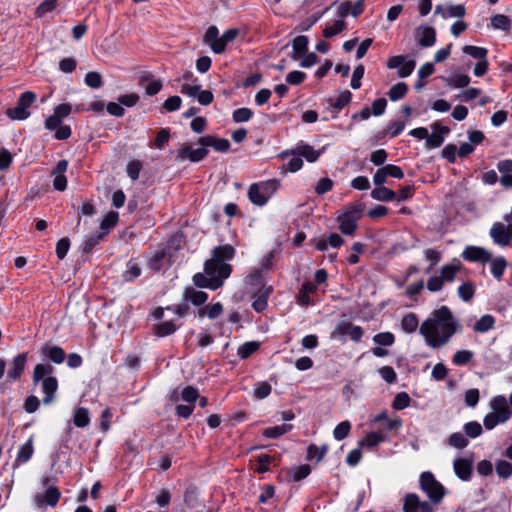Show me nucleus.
<instances>
[{"label": "nucleus", "mask_w": 512, "mask_h": 512, "mask_svg": "<svg viewBox=\"0 0 512 512\" xmlns=\"http://www.w3.org/2000/svg\"><path fill=\"white\" fill-rule=\"evenodd\" d=\"M350 429H351V424L349 421H343V422L339 423L333 431L334 438L336 440H343L344 438H346L348 436Z\"/></svg>", "instance_id": "603ef678"}, {"label": "nucleus", "mask_w": 512, "mask_h": 512, "mask_svg": "<svg viewBox=\"0 0 512 512\" xmlns=\"http://www.w3.org/2000/svg\"><path fill=\"white\" fill-rule=\"evenodd\" d=\"M308 38L306 36H297L293 42V53L291 55L292 59L298 60L302 54H304L307 50Z\"/></svg>", "instance_id": "a878e982"}, {"label": "nucleus", "mask_w": 512, "mask_h": 512, "mask_svg": "<svg viewBox=\"0 0 512 512\" xmlns=\"http://www.w3.org/2000/svg\"><path fill=\"white\" fill-rule=\"evenodd\" d=\"M455 474L463 481H467L472 472V462L468 459L457 458L454 460Z\"/></svg>", "instance_id": "f3484780"}, {"label": "nucleus", "mask_w": 512, "mask_h": 512, "mask_svg": "<svg viewBox=\"0 0 512 512\" xmlns=\"http://www.w3.org/2000/svg\"><path fill=\"white\" fill-rule=\"evenodd\" d=\"M271 292L272 287L262 288L260 293H256L254 289L249 290V294L256 298L252 303V307L256 312H262L267 307V299Z\"/></svg>", "instance_id": "2eb2a0df"}, {"label": "nucleus", "mask_w": 512, "mask_h": 512, "mask_svg": "<svg viewBox=\"0 0 512 512\" xmlns=\"http://www.w3.org/2000/svg\"><path fill=\"white\" fill-rule=\"evenodd\" d=\"M448 443L452 447L463 449L467 447L469 442L462 433L457 432L450 435V437L448 438Z\"/></svg>", "instance_id": "de8ad7c7"}, {"label": "nucleus", "mask_w": 512, "mask_h": 512, "mask_svg": "<svg viewBox=\"0 0 512 512\" xmlns=\"http://www.w3.org/2000/svg\"><path fill=\"white\" fill-rule=\"evenodd\" d=\"M407 91L408 86L406 83L398 82L390 88L388 96L391 101H398L406 95Z\"/></svg>", "instance_id": "c85d7f7f"}, {"label": "nucleus", "mask_w": 512, "mask_h": 512, "mask_svg": "<svg viewBox=\"0 0 512 512\" xmlns=\"http://www.w3.org/2000/svg\"><path fill=\"white\" fill-rule=\"evenodd\" d=\"M85 83L91 88H100L103 84L102 76L95 71L88 72L85 76Z\"/></svg>", "instance_id": "bf43d9fd"}, {"label": "nucleus", "mask_w": 512, "mask_h": 512, "mask_svg": "<svg viewBox=\"0 0 512 512\" xmlns=\"http://www.w3.org/2000/svg\"><path fill=\"white\" fill-rule=\"evenodd\" d=\"M177 327L172 321H165L154 327V332L159 337L170 335L176 331Z\"/></svg>", "instance_id": "e433bc0d"}, {"label": "nucleus", "mask_w": 512, "mask_h": 512, "mask_svg": "<svg viewBox=\"0 0 512 512\" xmlns=\"http://www.w3.org/2000/svg\"><path fill=\"white\" fill-rule=\"evenodd\" d=\"M491 25L494 29L508 31L511 26V21L506 15L497 14L491 18Z\"/></svg>", "instance_id": "c9c22d12"}, {"label": "nucleus", "mask_w": 512, "mask_h": 512, "mask_svg": "<svg viewBox=\"0 0 512 512\" xmlns=\"http://www.w3.org/2000/svg\"><path fill=\"white\" fill-rule=\"evenodd\" d=\"M259 348V343L256 341L247 342L239 347L238 355L241 359L248 358L252 353H254Z\"/></svg>", "instance_id": "864d4df0"}, {"label": "nucleus", "mask_w": 512, "mask_h": 512, "mask_svg": "<svg viewBox=\"0 0 512 512\" xmlns=\"http://www.w3.org/2000/svg\"><path fill=\"white\" fill-rule=\"evenodd\" d=\"M490 236L493 241L501 246L509 245V237L507 236L506 226L502 223H495L491 230Z\"/></svg>", "instance_id": "aec40b11"}, {"label": "nucleus", "mask_w": 512, "mask_h": 512, "mask_svg": "<svg viewBox=\"0 0 512 512\" xmlns=\"http://www.w3.org/2000/svg\"><path fill=\"white\" fill-rule=\"evenodd\" d=\"M140 82L141 84L147 82V85L145 86V92L149 96L157 94L162 88L161 81L155 80L150 73H144L141 75Z\"/></svg>", "instance_id": "412c9836"}, {"label": "nucleus", "mask_w": 512, "mask_h": 512, "mask_svg": "<svg viewBox=\"0 0 512 512\" xmlns=\"http://www.w3.org/2000/svg\"><path fill=\"white\" fill-rule=\"evenodd\" d=\"M465 260L486 263L491 260V253L484 248L477 246H468L462 253Z\"/></svg>", "instance_id": "9d476101"}, {"label": "nucleus", "mask_w": 512, "mask_h": 512, "mask_svg": "<svg viewBox=\"0 0 512 512\" xmlns=\"http://www.w3.org/2000/svg\"><path fill=\"white\" fill-rule=\"evenodd\" d=\"M474 285L470 282H466V283H463L459 288H458V294H459V297L461 299H463L464 301H469L472 299L473 295H474Z\"/></svg>", "instance_id": "e2e57ef3"}, {"label": "nucleus", "mask_w": 512, "mask_h": 512, "mask_svg": "<svg viewBox=\"0 0 512 512\" xmlns=\"http://www.w3.org/2000/svg\"><path fill=\"white\" fill-rule=\"evenodd\" d=\"M496 473L499 477L507 479L512 475V464L506 460L496 463Z\"/></svg>", "instance_id": "09e8293b"}, {"label": "nucleus", "mask_w": 512, "mask_h": 512, "mask_svg": "<svg viewBox=\"0 0 512 512\" xmlns=\"http://www.w3.org/2000/svg\"><path fill=\"white\" fill-rule=\"evenodd\" d=\"M57 0H44L35 10V17L42 18L56 8Z\"/></svg>", "instance_id": "a19ab883"}, {"label": "nucleus", "mask_w": 512, "mask_h": 512, "mask_svg": "<svg viewBox=\"0 0 512 512\" xmlns=\"http://www.w3.org/2000/svg\"><path fill=\"white\" fill-rule=\"evenodd\" d=\"M199 398L197 389L192 386L185 387L181 392V399L188 404L194 405L195 401Z\"/></svg>", "instance_id": "13d9d810"}, {"label": "nucleus", "mask_w": 512, "mask_h": 512, "mask_svg": "<svg viewBox=\"0 0 512 512\" xmlns=\"http://www.w3.org/2000/svg\"><path fill=\"white\" fill-rule=\"evenodd\" d=\"M507 420L506 419H502L501 416L497 415L496 413L494 412H490L488 413L485 417H484V426L486 429L488 430H491L493 429L496 425L498 424H502V423H505Z\"/></svg>", "instance_id": "6e6d98bb"}, {"label": "nucleus", "mask_w": 512, "mask_h": 512, "mask_svg": "<svg viewBox=\"0 0 512 512\" xmlns=\"http://www.w3.org/2000/svg\"><path fill=\"white\" fill-rule=\"evenodd\" d=\"M373 341L381 346H391L394 343V335L390 332H381L373 337Z\"/></svg>", "instance_id": "69168bd1"}, {"label": "nucleus", "mask_w": 512, "mask_h": 512, "mask_svg": "<svg viewBox=\"0 0 512 512\" xmlns=\"http://www.w3.org/2000/svg\"><path fill=\"white\" fill-rule=\"evenodd\" d=\"M337 221L339 222V229L345 235H353L357 228V221L346 217L343 214L338 215Z\"/></svg>", "instance_id": "b1692460"}, {"label": "nucleus", "mask_w": 512, "mask_h": 512, "mask_svg": "<svg viewBox=\"0 0 512 512\" xmlns=\"http://www.w3.org/2000/svg\"><path fill=\"white\" fill-rule=\"evenodd\" d=\"M490 407L492 409V412L496 413L497 415L501 416V418L509 420L511 417V411L508 406L507 399L505 396L498 395L494 397L490 401Z\"/></svg>", "instance_id": "f8f14e48"}, {"label": "nucleus", "mask_w": 512, "mask_h": 512, "mask_svg": "<svg viewBox=\"0 0 512 512\" xmlns=\"http://www.w3.org/2000/svg\"><path fill=\"white\" fill-rule=\"evenodd\" d=\"M291 429H292V425L291 424H282L280 426H274V427L266 428L263 431V435L265 437H267V438L275 439V438H278L281 435L287 433Z\"/></svg>", "instance_id": "2f4dec72"}, {"label": "nucleus", "mask_w": 512, "mask_h": 512, "mask_svg": "<svg viewBox=\"0 0 512 512\" xmlns=\"http://www.w3.org/2000/svg\"><path fill=\"white\" fill-rule=\"evenodd\" d=\"M184 503L189 508H195L198 504L197 491L194 486H190L187 488L184 494Z\"/></svg>", "instance_id": "680f3d73"}, {"label": "nucleus", "mask_w": 512, "mask_h": 512, "mask_svg": "<svg viewBox=\"0 0 512 512\" xmlns=\"http://www.w3.org/2000/svg\"><path fill=\"white\" fill-rule=\"evenodd\" d=\"M58 388V382L55 377H47L42 380V390L45 394L43 403L48 405L54 400L55 392Z\"/></svg>", "instance_id": "a211bd4d"}, {"label": "nucleus", "mask_w": 512, "mask_h": 512, "mask_svg": "<svg viewBox=\"0 0 512 512\" xmlns=\"http://www.w3.org/2000/svg\"><path fill=\"white\" fill-rule=\"evenodd\" d=\"M26 358V353L19 354L14 358L13 368L8 372L10 378L16 380L21 376L25 368Z\"/></svg>", "instance_id": "5701e85b"}, {"label": "nucleus", "mask_w": 512, "mask_h": 512, "mask_svg": "<svg viewBox=\"0 0 512 512\" xmlns=\"http://www.w3.org/2000/svg\"><path fill=\"white\" fill-rule=\"evenodd\" d=\"M119 215L117 212L111 211L109 212L101 222L100 228L105 232V235L108 233L109 229L114 227L118 222Z\"/></svg>", "instance_id": "c03bdc74"}, {"label": "nucleus", "mask_w": 512, "mask_h": 512, "mask_svg": "<svg viewBox=\"0 0 512 512\" xmlns=\"http://www.w3.org/2000/svg\"><path fill=\"white\" fill-rule=\"evenodd\" d=\"M239 35V29L232 28L228 29L223 33L219 40L215 45H213V52L216 54H221L225 51V47L227 44L233 42L236 37Z\"/></svg>", "instance_id": "4468645a"}, {"label": "nucleus", "mask_w": 512, "mask_h": 512, "mask_svg": "<svg viewBox=\"0 0 512 512\" xmlns=\"http://www.w3.org/2000/svg\"><path fill=\"white\" fill-rule=\"evenodd\" d=\"M410 397L406 392L398 393L393 401V408L396 410H402L409 406Z\"/></svg>", "instance_id": "0e129e2a"}, {"label": "nucleus", "mask_w": 512, "mask_h": 512, "mask_svg": "<svg viewBox=\"0 0 512 512\" xmlns=\"http://www.w3.org/2000/svg\"><path fill=\"white\" fill-rule=\"evenodd\" d=\"M61 497V493L56 486H49L44 494H37L34 497L35 505L42 508L44 505L55 507Z\"/></svg>", "instance_id": "0eeeda50"}, {"label": "nucleus", "mask_w": 512, "mask_h": 512, "mask_svg": "<svg viewBox=\"0 0 512 512\" xmlns=\"http://www.w3.org/2000/svg\"><path fill=\"white\" fill-rule=\"evenodd\" d=\"M385 436L379 432H371L360 442V445H366L368 447H374L380 442L384 441Z\"/></svg>", "instance_id": "3c124183"}, {"label": "nucleus", "mask_w": 512, "mask_h": 512, "mask_svg": "<svg viewBox=\"0 0 512 512\" xmlns=\"http://www.w3.org/2000/svg\"><path fill=\"white\" fill-rule=\"evenodd\" d=\"M234 254L235 249L231 245L215 247L212 252V258L205 262V274H195L193 277L194 284L197 287H207L213 290L221 287L223 280L229 277L231 273V266L224 263V261L231 260Z\"/></svg>", "instance_id": "f257e3e1"}, {"label": "nucleus", "mask_w": 512, "mask_h": 512, "mask_svg": "<svg viewBox=\"0 0 512 512\" xmlns=\"http://www.w3.org/2000/svg\"><path fill=\"white\" fill-rule=\"evenodd\" d=\"M277 189L278 181L269 180L252 184L247 194L254 205L264 206Z\"/></svg>", "instance_id": "7ed1b4c3"}, {"label": "nucleus", "mask_w": 512, "mask_h": 512, "mask_svg": "<svg viewBox=\"0 0 512 512\" xmlns=\"http://www.w3.org/2000/svg\"><path fill=\"white\" fill-rule=\"evenodd\" d=\"M374 422H377V423L384 422L385 425H386V428L388 430L397 429V428H399L402 425L401 420L398 419V418H396V419H389L387 417L386 411H383V412L379 413L378 415H376L375 418H374Z\"/></svg>", "instance_id": "72a5a7b5"}, {"label": "nucleus", "mask_w": 512, "mask_h": 512, "mask_svg": "<svg viewBox=\"0 0 512 512\" xmlns=\"http://www.w3.org/2000/svg\"><path fill=\"white\" fill-rule=\"evenodd\" d=\"M346 28V23L343 20H337L334 25L328 26L324 29L323 35L326 38L333 37L340 32H342Z\"/></svg>", "instance_id": "4d7b16f0"}, {"label": "nucleus", "mask_w": 512, "mask_h": 512, "mask_svg": "<svg viewBox=\"0 0 512 512\" xmlns=\"http://www.w3.org/2000/svg\"><path fill=\"white\" fill-rule=\"evenodd\" d=\"M363 210L364 205L362 203L355 202L347 205L345 211L342 214L358 222L362 216Z\"/></svg>", "instance_id": "7c9ffc66"}, {"label": "nucleus", "mask_w": 512, "mask_h": 512, "mask_svg": "<svg viewBox=\"0 0 512 512\" xmlns=\"http://www.w3.org/2000/svg\"><path fill=\"white\" fill-rule=\"evenodd\" d=\"M140 274V266L134 261H129L127 264V270L123 273V278L125 279V281H133L134 279L139 277Z\"/></svg>", "instance_id": "37998d69"}, {"label": "nucleus", "mask_w": 512, "mask_h": 512, "mask_svg": "<svg viewBox=\"0 0 512 512\" xmlns=\"http://www.w3.org/2000/svg\"><path fill=\"white\" fill-rule=\"evenodd\" d=\"M507 266V262L503 257L495 258L491 261V272L496 278H500Z\"/></svg>", "instance_id": "a18cd8bd"}, {"label": "nucleus", "mask_w": 512, "mask_h": 512, "mask_svg": "<svg viewBox=\"0 0 512 512\" xmlns=\"http://www.w3.org/2000/svg\"><path fill=\"white\" fill-rule=\"evenodd\" d=\"M90 422L89 412L86 408L80 407L74 412V424L77 427L84 428Z\"/></svg>", "instance_id": "f704fd0d"}, {"label": "nucleus", "mask_w": 512, "mask_h": 512, "mask_svg": "<svg viewBox=\"0 0 512 512\" xmlns=\"http://www.w3.org/2000/svg\"><path fill=\"white\" fill-rule=\"evenodd\" d=\"M198 143L204 147H213L216 151L226 152L230 148V142L225 138H217L211 135L199 138Z\"/></svg>", "instance_id": "9b49d317"}, {"label": "nucleus", "mask_w": 512, "mask_h": 512, "mask_svg": "<svg viewBox=\"0 0 512 512\" xmlns=\"http://www.w3.org/2000/svg\"><path fill=\"white\" fill-rule=\"evenodd\" d=\"M401 325L405 332L412 333L418 327V319L415 314H407L402 318Z\"/></svg>", "instance_id": "ea45409f"}, {"label": "nucleus", "mask_w": 512, "mask_h": 512, "mask_svg": "<svg viewBox=\"0 0 512 512\" xmlns=\"http://www.w3.org/2000/svg\"><path fill=\"white\" fill-rule=\"evenodd\" d=\"M222 310V305L220 303H215L212 306H206L199 309L198 314L200 317L207 315L210 319H215L221 314Z\"/></svg>", "instance_id": "58836bf2"}, {"label": "nucleus", "mask_w": 512, "mask_h": 512, "mask_svg": "<svg viewBox=\"0 0 512 512\" xmlns=\"http://www.w3.org/2000/svg\"><path fill=\"white\" fill-rule=\"evenodd\" d=\"M294 153L297 154L300 158L304 157L308 162H315L321 152L314 150V148L308 144H302L296 147Z\"/></svg>", "instance_id": "4be33fe9"}, {"label": "nucleus", "mask_w": 512, "mask_h": 512, "mask_svg": "<svg viewBox=\"0 0 512 512\" xmlns=\"http://www.w3.org/2000/svg\"><path fill=\"white\" fill-rule=\"evenodd\" d=\"M473 357V353L469 350H459L453 356V363L456 365H465Z\"/></svg>", "instance_id": "338daca9"}, {"label": "nucleus", "mask_w": 512, "mask_h": 512, "mask_svg": "<svg viewBox=\"0 0 512 512\" xmlns=\"http://www.w3.org/2000/svg\"><path fill=\"white\" fill-rule=\"evenodd\" d=\"M404 512H433L432 507L428 502L420 501L416 494L410 493L405 496Z\"/></svg>", "instance_id": "6e6552de"}, {"label": "nucleus", "mask_w": 512, "mask_h": 512, "mask_svg": "<svg viewBox=\"0 0 512 512\" xmlns=\"http://www.w3.org/2000/svg\"><path fill=\"white\" fill-rule=\"evenodd\" d=\"M371 197L377 201H393L396 199V193L387 187L380 186L371 191Z\"/></svg>", "instance_id": "393cba45"}, {"label": "nucleus", "mask_w": 512, "mask_h": 512, "mask_svg": "<svg viewBox=\"0 0 512 512\" xmlns=\"http://www.w3.org/2000/svg\"><path fill=\"white\" fill-rule=\"evenodd\" d=\"M461 269L460 265L458 264H449L445 265L441 269V277L443 281L450 282L454 279L457 272H459Z\"/></svg>", "instance_id": "49530a36"}, {"label": "nucleus", "mask_w": 512, "mask_h": 512, "mask_svg": "<svg viewBox=\"0 0 512 512\" xmlns=\"http://www.w3.org/2000/svg\"><path fill=\"white\" fill-rule=\"evenodd\" d=\"M327 450V445H323L321 448L317 447L316 445H310L307 451V458L309 460L316 458L317 462H319L322 460Z\"/></svg>", "instance_id": "5fc2aeb1"}, {"label": "nucleus", "mask_w": 512, "mask_h": 512, "mask_svg": "<svg viewBox=\"0 0 512 512\" xmlns=\"http://www.w3.org/2000/svg\"><path fill=\"white\" fill-rule=\"evenodd\" d=\"M495 323L491 315H483L474 325V330L479 333H485L493 328Z\"/></svg>", "instance_id": "c756f323"}, {"label": "nucleus", "mask_w": 512, "mask_h": 512, "mask_svg": "<svg viewBox=\"0 0 512 512\" xmlns=\"http://www.w3.org/2000/svg\"><path fill=\"white\" fill-rule=\"evenodd\" d=\"M415 66L416 62L414 60L407 61L404 55L392 56L387 61V67L389 69L399 68L398 76L401 78L411 75Z\"/></svg>", "instance_id": "423d86ee"}, {"label": "nucleus", "mask_w": 512, "mask_h": 512, "mask_svg": "<svg viewBox=\"0 0 512 512\" xmlns=\"http://www.w3.org/2000/svg\"><path fill=\"white\" fill-rule=\"evenodd\" d=\"M36 100V94L31 91L21 94L17 105L7 110V115L13 120H24L30 116L28 108Z\"/></svg>", "instance_id": "39448f33"}, {"label": "nucleus", "mask_w": 512, "mask_h": 512, "mask_svg": "<svg viewBox=\"0 0 512 512\" xmlns=\"http://www.w3.org/2000/svg\"><path fill=\"white\" fill-rule=\"evenodd\" d=\"M253 112L249 108H239L233 112V120L236 123L245 122L252 118Z\"/></svg>", "instance_id": "774afa93"}, {"label": "nucleus", "mask_w": 512, "mask_h": 512, "mask_svg": "<svg viewBox=\"0 0 512 512\" xmlns=\"http://www.w3.org/2000/svg\"><path fill=\"white\" fill-rule=\"evenodd\" d=\"M41 353L43 356L48 357L56 364H61L66 356L64 350L61 347L51 346L49 344H45L41 348Z\"/></svg>", "instance_id": "6ab92c4d"}, {"label": "nucleus", "mask_w": 512, "mask_h": 512, "mask_svg": "<svg viewBox=\"0 0 512 512\" xmlns=\"http://www.w3.org/2000/svg\"><path fill=\"white\" fill-rule=\"evenodd\" d=\"M417 42L422 47H430L435 43L436 32L432 27H420L416 31Z\"/></svg>", "instance_id": "ddd939ff"}, {"label": "nucleus", "mask_w": 512, "mask_h": 512, "mask_svg": "<svg viewBox=\"0 0 512 512\" xmlns=\"http://www.w3.org/2000/svg\"><path fill=\"white\" fill-rule=\"evenodd\" d=\"M455 332L456 322L446 306L435 311L433 318L425 320L420 327V333L432 348L445 345Z\"/></svg>", "instance_id": "f03ea898"}, {"label": "nucleus", "mask_w": 512, "mask_h": 512, "mask_svg": "<svg viewBox=\"0 0 512 512\" xmlns=\"http://www.w3.org/2000/svg\"><path fill=\"white\" fill-rule=\"evenodd\" d=\"M420 485L432 502L439 503L442 500L445 488L435 479L431 472H423L421 474Z\"/></svg>", "instance_id": "20e7f679"}, {"label": "nucleus", "mask_w": 512, "mask_h": 512, "mask_svg": "<svg viewBox=\"0 0 512 512\" xmlns=\"http://www.w3.org/2000/svg\"><path fill=\"white\" fill-rule=\"evenodd\" d=\"M269 287L270 286H266L264 283L261 269H256L253 273L249 274L246 277V289L248 293L250 289H254L256 293H260V290H262V288Z\"/></svg>", "instance_id": "dca6fc26"}, {"label": "nucleus", "mask_w": 512, "mask_h": 512, "mask_svg": "<svg viewBox=\"0 0 512 512\" xmlns=\"http://www.w3.org/2000/svg\"><path fill=\"white\" fill-rule=\"evenodd\" d=\"M53 368L48 364H37L33 371V382L37 384L40 380L45 379V375L51 374Z\"/></svg>", "instance_id": "4c0bfd02"}, {"label": "nucleus", "mask_w": 512, "mask_h": 512, "mask_svg": "<svg viewBox=\"0 0 512 512\" xmlns=\"http://www.w3.org/2000/svg\"><path fill=\"white\" fill-rule=\"evenodd\" d=\"M32 440H28L19 450L15 464L20 465L21 463L27 462L33 454Z\"/></svg>", "instance_id": "cd10ccee"}, {"label": "nucleus", "mask_w": 512, "mask_h": 512, "mask_svg": "<svg viewBox=\"0 0 512 512\" xmlns=\"http://www.w3.org/2000/svg\"><path fill=\"white\" fill-rule=\"evenodd\" d=\"M208 152V149L204 146L192 149L189 145H185L178 151L176 160L183 161L189 159L191 162H199L208 155Z\"/></svg>", "instance_id": "1a4fd4ad"}, {"label": "nucleus", "mask_w": 512, "mask_h": 512, "mask_svg": "<svg viewBox=\"0 0 512 512\" xmlns=\"http://www.w3.org/2000/svg\"><path fill=\"white\" fill-rule=\"evenodd\" d=\"M463 52L467 55H470L471 57L475 59H479L480 61L485 60L487 56V50L482 47H476L472 45H466L463 47Z\"/></svg>", "instance_id": "79ce46f5"}, {"label": "nucleus", "mask_w": 512, "mask_h": 512, "mask_svg": "<svg viewBox=\"0 0 512 512\" xmlns=\"http://www.w3.org/2000/svg\"><path fill=\"white\" fill-rule=\"evenodd\" d=\"M311 472V468L309 465L304 464L298 467L291 468L288 471V475L292 478L293 481H300L306 478Z\"/></svg>", "instance_id": "473e14b6"}, {"label": "nucleus", "mask_w": 512, "mask_h": 512, "mask_svg": "<svg viewBox=\"0 0 512 512\" xmlns=\"http://www.w3.org/2000/svg\"><path fill=\"white\" fill-rule=\"evenodd\" d=\"M219 40V30L216 26H210L204 37H203V42L207 45L210 46V48L213 50V45H215V43H217Z\"/></svg>", "instance_id": "8fccbe9b"}, {"label": "nucleus", "mask_w": 512, "mask_h": 512, "mask_svg": "<svg viewBox=\"0 0 512 512\" xmlns=\"http://www.w3.org/2000/svg\"><path fill=\"white\" fill-rule=\"evenodd\" d=\"M465 434L468 437L476 438L482 433V426L479 422L471 421L464 425Z\"/></svg>", "instance_id": "052dcab7"}, {"label": "nucleus", "mask_w": 512, "mask_h": 512, "mask_svg": "<svg viewBox=\"0 0 512 512\" xmlns=\"http://www.w3.org/2000/svg\"><path fill=\"white\" fill-rule=\"evenodd\" d=\"M185 299L190 300L194 305L199 306L206 302L208 299L207 293L197 291L193 288H187L184 293Z\"/></svg>", "instance_id": "bb28decb"}]
</instances>
